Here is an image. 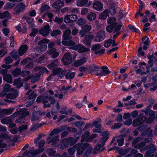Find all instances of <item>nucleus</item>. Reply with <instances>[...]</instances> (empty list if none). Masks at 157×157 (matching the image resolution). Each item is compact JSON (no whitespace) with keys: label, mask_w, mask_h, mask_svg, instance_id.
Listing matches in <instances>:
<instances>
[{"label":"nucleus","mask_w":157,"mask_h":157,"mask_svg":"<svg viewBox=\"0 0 157 157\" xmlns=\"http://www.w3.org/2000/svg\"><path fill=\"white\" fill-rule=\"evenodd\" d=\"M90 72L97 76H105L109 74L110 71L107 66L100 67L97 65H94L93 68L90 69Z\"/></svg>","instance_id":"f257e3e1"},{"label":"nucleus","mask_w":157,"mask_h":157,"mask_svg":"<svg viewBox=\"0 0 157 157\" xmlns=\"http://www.w3.org/2000/svg\"><path fill=\"white\" fill-rule=\"evenodd\" d=\"M23 111H18L14 113L9 117L2 118L1 120V123L4 124H8L12 123L14 120V117L20 114H23Z\"/></svg>","instance_id":"f03ea898"},{"label":"nucleus","mask_w":157,"mask_h":157,"mask_svg":"<svg viewBox=\"0 0 157 157\" xmlns=\"http://www.w3.org/2000/svg\"><path fill=\"white\" fill-rule=\"evenodd\" d=\"M89 145V144L85 143L82 144L79 143L76 144L74 146V148L75 150H77V153L78 155L82 154L85 150Z\"/></svg>","instance_id":"7ed1b4c3"},{"label":"nucleus","mask_w":157,"mask_h":157,"mask_svg":"<svg viewBox=\"0 0 157 157\" xmlns=\"http://www.w3.org/2000/svg\"><path fill=\"white\" fill-rule=\"evenodd\" d=\"M44 150V148L39 149L37 150H30L29 151L26 150L23 154L24 156L27 157H36V155L42 152Z\"/></svg>","instance_id":"20e7f679"},{"label":"nucleus","mask_w":157,"mask_h":157,"mask_svg":"<svg viewBox=\"0 0 157 157\" xmlns=\"http://www.w3.org/2000/svg\"><path fill=\"white\" fill-rule=\"evenodd\" d=\"M147 119V118L142 113L140 114L137 118L133 121L132 124L133 126L136 127L142 124Z\"/></svg>","instance_id":"39448f33"},{"label":"nucleus","mask_w":157,"mask_h":157,"mask_svg":"<svg viewBox=\"0 0 157 157\" xmlns=\"http://www.w3.org/2000/svg\"><path fill=\"white\" fill-rule=\"evenodd\" d=\"M19 111H23V114H21L17 116L16 117H18L15 121V122L16 123L22 124L24 122L23 120V118L28 115L29 114V112L27 111L25 109H21Z\"/></svg>","instance_id":"423d86ee"},{"label":"nucleus","mask_w":157,"mask_h":157,"mask_svg":"<svg viewBox=\"0 0 157 157\" xmlns=\"http://www.w3.org/2000/svg\"><path fill=\"white\" fill-rule=\"evenodd\" d=\"M70 48L75 50H78L79 53H84L88 52L89 50L88 48L80 44H78L73 47H70Z\"/></svg>","instance_id":"0eeeda50"},{"label":"nucleus","mask_w":157,"mask_h":157,"mask_svg":"<svg viewBox=\"0 0 157 157\" xmlns=\"http://www.w3.org/2000/svg\"><path fill=\"white\" fill-rule=\"evenodd\" d=\"M72 59V55L70 53L68 52L64 55L61 61L64 65H67L71 63Z\"/></svg>","instance_id":"6e6552de"},{"label":"nucleus","mask_w":157,"mask_h":157,"mask_svg":"<svg viewBox=\"0 0 157 157\" xmlns=\"http://www.w3.org/2000/svg\"><path fill=\"white\" fill-rule=\"evenodd\" d=\"M18 93V91L17 90H15L13 92L9 93L6 96V99H4V101L6 102L9 103L14 102L13 101L8 100V99H14L17 97Z\"/></svg>","instance_id":"1a4fd4ad"},{"label":"nucleus","mask_w":157,"mask_h":157,"mask_svg":"<svg viewBox=\"0 0 157 157\" xmlns=\"http://www.w3.org/2000/svg\"><path fill=\"white\" fill-rule=\"evenodd\" d=\"M105 37V31L103 30H100L97 33L94 40L96 41L100 42L103 40Z\"/></svg>","instance_id":"9d476101"},{"label":"nucleus","mask_w":157,"mask_h":157,"mask_svg":"<svg viewBox=\"0 0 157 157\" xmlns=\"http://www.w3.org/2000/svg\"><path fill=\"white\" fill-rule=\"evenodd\" d=\"M92 29L90 25H86L82 27V29L79 32V35L82 37L87 32L90 31Z\"/></svg>","instance_id":"9b49d317"},{"label":"nucleus","mask_w":157,"mask_h":157,"mask_svg":"<svg viewBox=\"0 0 157 157\" xmlns=\"http://www.w3.org/2000/svg\"><path fill=\"white\" fill-rule=\"evenodd\" d=\"M26 7L22 2L18 3L14 8V13L16 15L19 14L25 9Z\"/></svg>","instance_id":"f8f14e48"},{"label":"nucleus","mask_w":157,"mask_h":157,"mask_svg":"<svg viewBox=\"0 0 157 157\" xmlns=\"http://www.w3.org/2000/svg\"><path fill=\"white\" fill-rule=\"evenodd\" d=\"M77 19V16L75 14L69 15L65 16L64 18V21L66 23L75 21Z\"/></svg>","instance_id":"ddd939ff"},{"label":"nucleus","mask_w":157,"mask_h":157,"mask_svg":"<svg viewBox=\"0 0 157 157\" xmlns=\"http://www.w3.org/2000/svg\"><path fill=\"white\" fill-rule=\"evenodd\" d=\"M49 25L47 24L45 25L44 28H42L39 31V33L43 36H46L48 35L50 32Z\"/></svg>","instance_id":"4468645a"},{"label":"nucleus","mask_w":157,"mask_h":157,"mask_svg":"<svg viewBox=\"0 0 157 157\" xmlns=\"http://www.w3.org/2000/svg\"><path fill=\"white\" fill-rule=\"evenodd\" d=\"M45 113V112H41L39 111H36L33 112L32 115V121H35L38 120L39 118V116H40L44 115Z\"/></svg>","instance_id":"2eb2a0df"},{"label":"nucleus","mask_w":157,"mask_h":157,"mask_svg":"<svg viewBox=\"0 0 157 157\" xmlns=\"http://www.w3.org/2000/svg\"><path fill=\"white\" fill-rule=\"evenodd\" d=\"M102 145H101L100 144H97L92 151V153L93 154H95L98 152H100L104 150V148L103 147L104 145H103L102 144Z\"/></svg>","instance_id":"dca6fc26"},{"label":"nucleus","mask_w":157,"mask_h":157,"mask_svg":"<svg viewBox=\"0 0 157 157\" xmlns=\"http://www.w3.org/2000/svg\"><path fill=\"white\" fill-rule=\"evenodd\" d=\"M94 38L93 35H90L85 36L83 40V43L86 45H90L92 40Z\"/></svg>","instance_id":"f3484780"},{"label":"nucleus","mask_w":157,"mask_h":157,"mask_svg":"<svg viewBox=\"0 0 157 157\" xmlns=\"http://www.w3.org/2000/svg\"><path fill=\"white\" fill-rule=\"evenodd\" d=\"M59 136H56L52 138L50 136L49 137L47 140V142L48 144L52 142V145L57 144L59 141Z\"/></svg>","instance_id":"a211bd4d"},{"label":"nucleus","mask_w":157,"mask_h":157,"mask_svg":"<svg viewBox=\"0 0 157 157\" xmlns=\"http://www.w3.org/2000/svg\"><path fill=\"white\" fill-rule=\"evenodd\" d=\"M90 3L88 2V0H78L76 2V5L78 6H89Z\"/></svg>","instance_id":"6ab92c4d"},{"label":"nucleus","mask_w":157,"mask_h":157,"mask_svg":"<svg viewBox=\"0 0 157 157\" xmlns=\"http://www.w3.org/2000/svg\"><path fill=\"white\" fill-rule=\"evenodd\" d=\"M109 133L106 131H104L101 133V135L103 137L102 138L99 142L100 143H101L103 145H104L105 142L108 139L109 137L108 136Z\"/></svg>","instance_id":"aec40b11"},{"label":"nucleus","mask_w":157,"mask_h":157,"mask_svg":"<svg viewBox=\"0 0 157 157\" xmlns=\"http://www.w3.org/2000/svg\"><path fill=\"white\" fill-rule=\"evenodd\" d=\"M58 61L57 59L52 60V63L48 65V68L53 71L58 67Z\"/></svg>","instance_id":"412c9836"},{"label":"nucleus","mask_w":157,"mask_h":157,"mask_svg":"<svg viewBox=\"0 0 157 157\" xmlns=\"http://www.w3.org/2000/svg\"><path fill=\"white\" fill-rule=\"evenodd\" d=\"M63 39L64 40H67L71 39L72 36L71 35V30L70 29H67L64 31L63 35Z\"/></svg>","instance_id":"4be33fe9"},{"label":"nucleus","mask_w":157,"mask_h":157,"mask_svg":"<svg viewBox=\"0 0 157 157\" xmlns=\"http://www.w3.org/2000/svg\"><path fill=\"white\" fill-rule=\"evenodd\" d=\"M86 60L87 59L86 57H83L79 60L75 61L74 64V66L75 67H79L85 63Z\"/></svg>","instance_id":"5701e85b"},{"label":"nucleus","mask_w":157,"mask_h":157,"mask_svg":"<svg viewBox=\"0 0 157 157\" xmlns=\"http://www.w3.org/2000/svg\"><path fill=\"white\" fill-rule=\"evenodd\" d=\"M0 138H2L7 140V141L8 142H10L12 144V146L14 145V143L13 141H12L11 137L9 136L6 133H3L0 134ZM9 146H11L12 145L9 144Z\"/></svg>","instance_id":"b1692460"},{"label":"nucleus","mask_w":157,"mask_h":157,"mask_svg":"<svg viewBox=\"0 0 157 157\" xmlns=\"http://www.w3.org/2000/svg\"><path fill=\"white\" fill-rule=\"evenodd\" d=\"M65 126H63L58 128L54 129L50 133V136H53L54 134H56L65 130Z\"/></svg>","instance_id":"393cba45"},{"label":"nucleus","mask_w":157,"mask_h":157,"mask_svg":"<svg viewBox=\"0 0 157 157\" xmlns=\"http://www.w3.org/2000/svg\"><path fill=\"white\" fill-rule=\"evenodd\" d=\"M28 50V47L26 44L21 45L19 48L18 52L19 55L22 56Z\"/></svg>","instance_id":"a878e982"},{"label":"nucleus","mask_w":157,"mask_h":157,"mask_svg":"<svg viewBox=\"0 0 157 157\" xmlns=\"http://www.w3.org/2000/svg\"><path fill=\"white\" fill-rule=\"evenodd\" d=\"M64 5V2L60 0H57L52 4V6L54 9H59L62 7Z\"/></svg>","instance_id":"bb28decb"},{"label":"nucleus","mask_w":157,"mask_h":157,"mask_svg":"<svg viewBox=\"0 0 157 157\" xmlns=\"http://www.w3.org/2000/svg\"><path fill=\"white\" fill-rule=\"evenodd\" d=\"M69 144L67 138H65L62 140L60 148V149H63L67 147Z\"/></svg>","instance_id":"cd10ccee"},{"label":"nucleus","mask_w":157,"mask_h":157,"mask_svg":"<svg viewBox=\"0 0 157 157\" xmlns=\"http://www.w3.org/2000/svg\"><path fill=\"white\" fill-rule=\"evenodd\" d=\"M103 4L100 2H96L93 5L94 9L98 11L101 10Z\"/></svg>","instance_id":"c85d7f7f"},{"label":"nucleus","mask_w":157,"mask_h":157,"mask_svg":"<svg viewBox=\"0 0 157 157\" xmlns=\"http://www.w3.org/2000/svg\"><path fill=\"white\" fill-rule=\"evenodd\" d=\"M96 16L97 15L96 13L91 12L87 14V18L89 21H91L95 20Z\"/></svg>","instance_id":"c756f323"},{"label":"nucleus","mask_w":157,"mask_h":157,"mask_svg":"<svg viewBox=\"0 0 157 157\" xmlns=\"http://www.w3.org/2000/svg\"><path fill=\"white\" fill-rule=\"evenodd\" d=\"M21 81V79L19 78L14 80L13 84L15 86H16L17 88H19L23 85V83Z\"/></svg>","instance_id":"7c9ffc66"},{"label":"nucleus","mask_w":157,"mask_h":157,"mask_svg":"<svg viewBox=\"0 0 157 157\" xmlns=\"http://www.w3.org/2000/svg\"><path fill=\"white\" fill-rule=\"evenodd\" d=\"M14 109L13 108L5 109L2 110V113L5 115H9L12 113L14 111Z\"/></svg>","instance_id":"2f4dec72"},{"label":"nucleus","mask_w":157,"mask_h":157,"mask_svg":"<svg viewBox=\"0 0 157 157\" xmlns=\"http://www.w3.org/2000/svg\"><path fill=\"white\" fill-rule=\"evenodd\" d=\"M125 136V135H122L121 136H119L118 137V139L117 140L118 146H121L123 145L124 142V139L123 138Z\"/></svg>","instance_id":"473e14b6"},{"label":"nucleus","mask_w":157,"mask_h":157,"mask_svg":"<svg viewBox=\"0 0 157 157\" xmlns=\"http://www.w3.org/2000/svg\"><path fill=\"white\" fill-rule=\"evenodd\" d=\"M62 43L63 45L69 46H75V43L72 40H69L68 41L63 40L62 41Z\"/></svg>","instance_id":"72a5a7b5"},{"label":"nucleus","mask_w":157,"mask_h":157,"mask_svg":"<svg viewBox=\"0 0 157 157\" xmlns=\"http://www.w3.org/2000/svg\"><path fill=\"white\" fill-rule=\"evenodd\" d=\"M67 138L70 146H72L77 142L79 139V137H77L75 138H74L72 137H71L69 138L67 137Z\"/></svg>","instance_id":"f704fd0d"},{"label":"nucleus","mask_w":157,"mask_h":157,"mask_svg":"<svg viewBox=\"0 0 157 157\" xmlns=\"http://www.w3.org/2000/svg\"><path fill=\"white\" fill-rule=\"evenodd\" d=\"M108 10L105 9L101 14L99 15V18L101 19H105L108 16Z\"/></svg>","instance_id":"c9c22d12"},{"label":"nucleus","mask_w":157,"mask_h":157,"mask_svg":"<svg viewBox=\"0 0 157 157\" xmlns=\"http://www.w3.org/2000/svg\"><path fill=\"white\" fill-rule=\"evenodd\" d=\"M156 150V148H154L147 151L146 154V157H153L154 156V152Z\"/></svg>","instance_id":"e433bc0d"},{"label":"nucleus","mask_w":157,"mask_h":157,"mask_svg":"<svg viewBox=\"0 0 157 157\" xmlns=\"http://www.w3.org/2000/svg\"><path fill=\"white\" fill-rule=\"evenodd\" d=\"M3 79L7 82L9 83L12 82V75L10 74H8L3 76Z\"/></svg>","instance_id":"4c0bfd02"},{"label":"nucleus","mask_w":157,"mask_h":157,"mask_svg":"<svg viewBox=\"0 0 157 157\" xmlns=\"http://www.w3.org/2000/svg\"><path fill=\"white\" fill-rule=\"evenodd\" d=\"M75 75V72L69 71L66 74L65 77L67 79H71L74 77Z\"/></svg>","instance_id":"58836bf2"},{"label":"nucleus","mask_w":157,"mask_h":157,"mask_svg":"<svg viewBox=\"0 0 157 157\" xmlns=\"http://www.w3.org/2000/svg\"><path fill=\"white\" fill-rule=\"evenodd\" d=\"M50 6L46 4H42L40 10L41 12H45L46 11L50 9Z\"/></svg>","instance_id":"ea45409f"},{"label":"nucleus","mask_w":157,"mask_h":157,"mask_svg":"<svg viewBox=\"0 0 157 157\" xmlns=\"http://www.w3.org/2000/svg\"><path fill=\"white\" fill-rule=\"evenodd\" d=\"M117 24V22H114L112 24L107 26L105 28L106 31L109 33H112L114 28V27Z\"/></svg>","instance_id":"a19ab883"},{"label":"nucleus","mask_w":157,"mask_h":157,"mask_svg":"<svg viewBox=\"0 0 157 157\" xmlns=\"http://www.w3.org/2000/svg\"><path fill=\"white\" fill-rule=\"evenodd\" d=\"M151 140H148L147 139L145 140L144 141H143L140 144H139L138 145H135L134 146V147L136 148H140L141 147H143L146 144V142H150Z\"/></svg>","instance_id":"79ce46f5"},{"label":"nucleus","mask_w":157,"mask_h":157,"mask_svg":"<svg viewBox=\"0 0 157 157\" xmlns=\"http://www.w3.org/2000/svg\"><path fill=\"white\" fill-rule=\"evenodd\" d=\"M10 55L12 58L14 59L15 60H17L19 58V57L17 51L15 50H13L10 53Z\"/></svg>","instance_id":"37998d69"},{"label":"nucleus","mask_w":157,"mask_h":157,"mask_svg":"<svg viewBox=\"0 0 157 157\" xmlns=\"http://www.w3.org/2000/svg\"><path fill=\"white\" fill-rule=\"evenodd\" d=\"M21 69L20 68H17L12 71L11 73L13 76H17L21 75Z\"/></svg>","instance_id":"c03bdc74"},{"label":"nucleus","mask_w":157,"mask_h":157,"mask_svg":"<svg viewBox=\"0 0 157 157\" xmlns=\"http://www.w3.org/2000/svg\"><path fill=\"white\" fill-rule=\"evenodd\" d=\"M131 150L130 148H128L126 149H122L119 151V154L122 156L126 154Z\"/></svg>","instance_id":"a18cd8bd"},{"label":"nucleus","mask_w":157,"mask_h":157,"mask_svg":"<svg viewBox=\"0 0 157 157\" xmlns=\"http://www.w3.org/2000/svg\"><path fill=\"white\" fill-rule=\"evenodd\" d=\"M101 46L100 44H94L92 46L91 50L94 51H97L101 48Z\"/></svg>","instance_id":"49530a36"},{"label":"nucleus","mask_w":157,"mask_h":157,"mask_svg":"<svg viewBox=\"0 0 157 157\" xmlns=\"http://www.w3.org/2000/svg\"><path fill=\"white\" fill-rule=\"evenodd\" d=\"M10 13L8 11L0 13V18L3 19L9 17L10 15Z\"/></svg>","instance_id":"de8ad7c7"},{"label":"nucleus","mask_w":157,"mask_h":157,"mask_svg":"<svg viewBox=\"0 0 157 157\" xmlns=\"http://www.w3.org/2000/svg\"><path fill=\"white\" fill-rule=\"evenodd\" d=\"M61 33L60 30H55L52 32L50 33L51 35L52 36H55L60 34Z\"/></svg>","instance_id":"09e8293b"},{"label":"nucleus","mask_w":157,"mask_h":157,"mask_svg":"<svg viewBox=\"0 0 157 157\" xmlns=\"http://www.w3.org/2000/svg\"><path fill=\"white\" fill-rule=\"evenodd\" d=\"M32 60V59L29 57H28L25 59H23L21 62L20 64L21 65H24L27 63L30 62Z\"/></svg>","instance_id":"8fccbe9b"},{"label":"nucleus","mask_w":157,"mask_h":157,"mask_svg":"<svg viewBox=\"0 0 157 157\" xmlns=\"http://www.w3.org/2000/svg\"><path fill=\"white\" fill-rule=\"evenodd\" d=\"M89 136V132L88 131L86 132L81 136V142H83L85 141Z\"/></svg>","instance_id":"3c124183"},{"label":"nucleus","mask_w":157,"mask_h":157,"mask_svg":"<svg viewBox=\"0 0 157 157\" xmlns=\"http://www.w3.org/2000/svg\"><path fill=\"white\" fill-rule=\"evenodd\" d=\"M46 152L49 156H53L56 152V151H54L53 149H48L46 150Z\"/></svg>","instance_id":"603ef678"},{"label":"nucleus","mask_w":157,"mask_h":157,"mask_svg":"<svg viewBox=\"0 0 157 157\" xmlns=\"http://www.w3.org/2000/svg\"><path fill=\"white\" fill-rule=\"evenodd\" d=\"M62 71V69L61 68L57 67L55 69L52 71V75H56L60 73Z\"/></svg>","instance_id":"864d4df0"},{"label":"nucleus","mask_w":157,"mask_h":157,"mask_svg":"<svg viewBox=\"0 0 157 157\" xmlns=\"http://www.w3.org/2000/svg\"><path fill=\"white\" fill-rule=\"evenodd\" d=\"M30 73V71H21V75L23 77H25L28 75Z\"/></svg>","instance_id":"5fc2aeb1"},{"label":"nucleus","mask_w":157,"mask_h":157,"mask_svg":"<svg viewBox=\"0 0 157 157\" xmlns=\"http://www.w3.org/2000/svg\"><path fill=\"white\" fill-rule=\"evenodd\" d=\"M113 42V40L111 39H109L105 41L104 44V45L106 48L109 47Z\"/></svg>","instance_id":"6e6d98bb"},{"label":"nucleus","mask_w":157,"mask_h":157,"mask_svg":"<svg viewBox=\"0 0 157 157\" xmlns=\"http://www.w3.org/2000/svg\"><path fill=\"white\" fill-rule=\"evenodd\" d=\"M122 125V124L120 123H117L111 127V128L113 129H117L120 128Z\"/></svg>","instance_id":"4d7b16f0"},{"label":"nucleus","mask_w":157,"mask_h":157,"mask_svg":"<svg viewBox=\"0 0 157 157\" xmlns=\"http://www.w3.org/2000/svg\"><path fill=\"white\" fill-rule=\"evenodd\" d=\"M28 128L27 125H23L19 127L18 128V131L20 132L21 133L24 131L26 130Z\"/></svg>","instance_id":"13d9d810"},{"label":"nucleus","mask_w":157,"mask_h":157,"mask_svg":"<svg viewBox=\"0 0 157 157\" xmlns=\"http://www.w3.org/2000/svg\"><path fill=\"white\" fill-rule=\"evenodd\" d=\"M38 29L33 28L32 29V31L30 33L29 36H34L38 33Z\"/></svg>","instance_id":"bf43d9fd"},{"label":"nucleus","mask_w":157,"mask_h":157,"mask_svg":"<svg viewBox=\"0 0 157 157\" xmlns=\"http://www.w3.org/2000/svg\"><path fill=\"white\" fill-rule=\"evenodd\" d=\"M142 41L143 43L146 45H148L150 42L148 38L146 36L142 38Z\"/></svg>","instance_id":"052dcab7"},{"label":"nucleus","mask_w":157,"mask_h":157,"mask_svg":"<svg viewBox=\"0 0 157 157\" xmlns=\"http://www.w3.org/2000/svg\"><path fill=\"white\" fill-rule=\"evenodd\" d=\"M121 27V25H118L115 26L114 28V29L113 33H121L120 30Z\"/></svg>","instance_id":"680f3d73"},{"label":"nucleus","mask_w":157,"mask_h":157,"mask_svg":"<svg viewBox=\"0 0 157 157\" xmlns=\"http://www.w3.org/2000/svg\"><path fill=\"white\" fill-rule=\"evenodd\" d=\"M86 23V20L82 18H80L79 19L77 22V23L78 25H83Z\"/></svg>","instance_id":"e2e57ef3"},{"label":"nucleus","mask_w":157,"mask_h":157,"mask_svg":"<svg viewBox=\"0 0 157 157\" xmlns=\"http://www.w3.org/2000/svg\"><path fill=\"white\" fill-rule=\"evenodd\" d=\"M65 130H67V131L69 132H76L77 130L75 128H73L71 127H67L66 126Z\"/></svg>","instance_id":"0e129e2a"},{"label":"nucleus","mask_w":157,"mask_h":157,"mask_svg":"<svg viewBox=\"0 0 157 157\" xmlns=\"http://www.w3.org/2000/svg\"><path fill=\"white\" fill-rule=\"evenodd\" d=\"M109 13L111 14H114L116 13L114 5H111L109 9Z\"/></svg>","instance_id":"69168bd1"},{"label":"nucleus","mask_w":157,"mask_h":157,"mask_svg":"<svg viewBox=\"0 0 157 157\" xmlns=\"http://www.w3.org/2000/svg\"><path fill=\"white\" fill-rule=\"evenodd\" d=\"M45 144V141L44 140H41L39 141L38 143L37 142V144H36V146H38L39 148H40L43 147Z\"/></svg>","instance_id":"338daca9"},{"label":"nucleus","mask_w":157,"mask_h":157,"mask_svg":"<svg viewBox=\"0 0 157 157\" xmlns=\"http://www.w3.org/2000/svg\"><path fill=\"white\" fill-rule=\"evenodd\" d=\"M142 140V138L140 137H137L132 142V144L133 146L136 144L138 142Z\"/></svg>","instance_id":"774afa93"}]
</instances>
